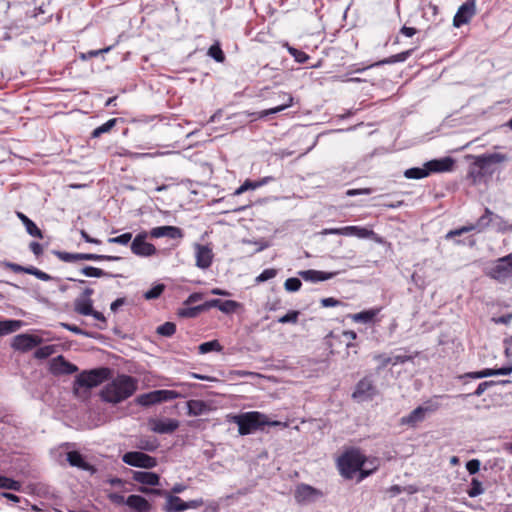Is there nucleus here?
<instances>
[{"instance_id":"nucleus-45","label":"nucleus","mask_w":512,"mask_h":512,"mask_svg":"<svg viewBox=\"0 0 512 512\" xmlns=\"http://www.w3.org/2000/svg\"><path fill=\"white\" fill-rule=\"evenodd\" d=\"M493 226L497 232L506 233L512 231V223L509 224L502 216L495 214Z\"/></svg>"},{"instance_id":"nucleus-34","label":"nucleus","mask_w":512,"mask_h":512,"mask_svg":"<svg viewBox=\"0 0 512 512\" xmlns=\"http://www.w3.org/2000/svg\"><path fill=\"white\" fill-rule=\"evenodd\" d=\"M135 401L138 405L144 407H148L159 403L156 390L137 396Z\"/></svg>"},{"instance_id":"nucleus-61","label":"nucleus","mask_w":512,"mask_h":512,"mask_svg":"<svg viewBox=\"0 0 512 512\" xmlns=\"http://www.w3.org/2000/svg\"><path fill=\"white\" fill-rule=\"evenodd\" d=\"M107 497L115 505H126V499L119 493L112 492L109 493Z\"/></svg>"},{"instance_id":"nucleus-37","label":"nucleus","mask_w":512,"mask_h":512,"mask_svg":"<svg viewBox=\"0 0 512 512\" xmlns=\"http://www.w3.org/2000/svg\"><path fill=\"white\" fill-rule=\"evenodd\" d=\"M207 54L218 63H223L226 59L219 42H215L214 44H212L209 47Z\"/></svg>"},{"instance_id":"nucleus-52","label":"nucleus","mask_w":512,"mask_h":512,"mask_svg":"<svg viewBox=\"0 0 512 512\" xmlns=\"http://www.w3.org/2000/svg\"><path fill=\"white\" fill-rule=\"evenodd\" d=\"M55 352V348L53 345H46L39 347L35 352L34 356L37 359H46L50 357Z\"/></svg>"},{"instance_id":"nucleus-64","label":"nucleus","mask_w":512,"mask_h":512,"mask_svg":"<svg viewBox=\"0 0 512 512\" xmlns=\"http://www.w3.org/2000/svg\"><path fill=\"white\" fill-rule=\"evenodd\" d=\"M512 320V313H509V314H505V315H501L499 317H493L492 318V321L495 323V324H503V325H507L511 322Z\"/></svg>"},{"instance_id":"nucleus-19","label":"nucleus","mask_w":512,"mask_h":512,"mask_svg":"<svg viewBox=\"0 0 512 512\" xmlns=\"http://www.w3.org/2000/svg\"><path fill=\"white\" fill-rule=\"evenodd\" d=\"M66 460L72 467H76L83 471H88L91 474L96 472L95 467L92 464L88 463L85 457L79 451L73 450L67 452Z\"/></svg>"},{"instance_id":"nucleus-6","label":"nucleus","mask_w":512,"mask_h":512,"mask_svg":"<svg viewBox=\"0 0 512 512\" xmlns=\"http://www.w3.org/2000/svg\"><path fill=\"white\" fill-rule=\"evenodd\" d=\"M448 397V395H440L426 401L423 405L412 410L408 415L403 416L400 419V425L412 428L416 427L419 423L424 421L426 413L434 412L439 409L440 404L435 399Z\"/></svg>"},{"instance_id":"nucleus-44","label":"nucleus","mask_w":512,"mask_h":512,"mask_svg":"<svg viewBox=\"0 0 512 512\" xmlns=\"http://www.w3.org/2000/svg\"><path fill=\"white\" fill-rule=\"evenodd\" d=\"M53 253L58 259L66 263H73L82 260L81 253H70L66 251H53Z\"/></svg>"},{"instance_id":"nucleus-18","label":"nucleus","mask_w":512,"mask_h":512,"mask_svg":"<svg viewBox=\"0 0 512 512\" xmlns=\"http://www.w3.org/2000/svg\"><path fill=\"white\" fill-rule=\"evenodd\" d=\"M151 238L167 237L169 239H182L184 232L177 226H159L154 227L149 231Z\"/></svg>"},{"instance_id":"nucleus-33","label":"nucleus","mask_w":512,"mask_h":512,"mask_svg":"<svg viewBox=\"0 0 512 512\" xmlns=\"http://www.w3.org/2000/svg\"><path fill=\"white\" fill-rule=\"evenodd\" d=\"M202 312H205L204 304H200L197 306L190 307H183L178 310V315L181 318H196L199 316Z\"/></svg>"},{"instance_id":"nucleus-48","label":"nucleus","mask_w":512,"mask_h":512,"mask_svg":"<svg viewBox=\"0 0 512 512\" xmlns=\"http://www.w3.org/2000/svg\"><path fill=\"white\" fill-rule=\"evenodd\" d=\"M156 332L164 337H171L176 332V324L173 322H165L157 327Z\"/></svg>"},{"instance_id":"nucleus-11","label":"nucleus","mask_w":512,"mask_h":512,"mask_svg":"<svg viewBox=\"0 0 512 512\" xmlns=\"http://www.w3.org/2000/svg\"><path fill=\"white\" fill-rule=\"evenodd\" d=\"M147 233L142 232L136 235L131 243V251L141 257H148L156 254V247L149 242H146Z\"/></svg>"},{"instance_id":"nucleus-38","label":"nucleus","mask_w":512,"mask_h":512,"mask_svg":"<svg viewBox=\"0 0 512 512\" xmlns=\"http://www.w3.org/2000/svg\"><path fill=\"white\" fill-rule=\"evenodd\" d=\"M198 349L199 353L206 354L212 351L221 352L223 350V346L219 343L218 340H211L201 343Z\"/></svg>"},{"instance_id":"nucleus-26","label":"nucleus","mask_w":512,"mask_h":512,"mask_svg":"<svg viewBox=\"0 0 512 512\" xmlns=\"http://www.w3.org/2000/svg\"><path fill=\"white\" fill-rule=\"evenodd\" d=\"M163 510L165 512H183L187 510L186 501H183L177 495H167L166 504Z\"/></svg>"},{"instance_id":"nucleus-12","label":"nucleus","mask_w":512,"mask_h":512,"mask_svg":"<svg viewBox=\"0 0 512 512\" xmlns=\"http://www.w3.org/2000/svg\"><path fill=\"white\" fill-rule=\"evenodd\" d=\"M376 394V387L371 377L362 378L355 386L352 397L358 400L372 399Z\"/></svg>"},{"instance_id":"nucleus-10","label":"nucleus","mask_w":512,"mask_h":512,"mask_svg":"<svg viewBox=\"0 0 512 512\" xmlns=\"http://www.w3.org/2000/svg\"><path fill=\"white\" fill-rule=\"evenodd\" d=\"M476 5L473 0H467L457 10L453 18V26L459 28L468 24L471 19L476 15Z\"/></svg>"},{"instance_id":"nucleus-29","label":"nucleus","mask_w":512,"mask_h":512,"mask_svg":"<svg viewBox=\"0 0 512 512\" xmlns=\"http://www.w3.org/2000/svg\"><path fill=\"white\" fill-rule=\"evenodd\" d=\"M93 301L88 297H77L74 301V311L80 315L88 316L92 313Z\"/></svg>"},{"instance_id":"nucleus-58","label":"nucleus","mask_w":512,"mask_h":512,"mask_svg":"<svg viewBox=\"0 0 512 512\" xmlns=\"http://www.w3.org/2000/svg\"><path fill=\"white\" fill-rule=\"evenodd\" d=\"M343 336L346 337L347 339H349L350 341L346 344V349H347V355L349 356L350 354V349L352 348H356V344L353 343L352 341L355 340L357 338V333L353 330H347V331H344L343 332Z\"/></svg>"},{"instance_id":"nucleus-2","label":"nucleus","mask_w":512,"mask_h":512,"mask_svg":"<svg viewBox=\"0 0 512 512\" xmlns=\"http://www.w3.org/2000/svg\"><path fill=\"white\" fill-rule=\"evenodd\" d=\"M228 421L238 425V433L242 436L256 431H264L265 426L286 428L287 424L278 420H270L268 416L259 411L243 412L229 415Z\"/></svg>"},{"instance_id":"nucleus-47","label":"nucleus","mask_w":512,"mask_h":512,"mask_svg":"<svg viewBox=\"0 0 512 512\" xmlns=\"http://www.w3.org/2000/svg\"><path fill=\"white\" fill-rule=\"evenodd\" d=\"M159 403L171 401L180 397V393L175 390H156Z\"/></svg>"},{"instance_id":"nucleus-43","label":"nucleus","mask_w":512,"mask_h":512,"mask_svg":"<svg viewBox=\"0 0 512 512\" xmlns=\"http://www.w3.org/2000/svg\"><path fill=\"white\" fill-rule=\"evenodd\" d=\"M495 384H497V382L492 381V380H491V381H484V382H481V383L477 386L476 390H475L473 393H468V394H459V395H457L456 397H457V398H462V399H466L467 397L472 396V395H473V396H477V397H479V396H481V395H482V394H483V393H484V392H485L489 387H491V386H493V385H495Z\"/></svg>"},{"instance_id":"nucleus-24","label":"nucleus","mask_w":512,"mask_h":512,"mask_svg":"<svg viewBox=\"0 0 512 512\" xmlns=\"http://www.w3.org/2000/svg\"><path fill=\"white\" fill-rule=\"evenodd\" d=\"M344 233H345V236H354V237H357V238H360V239L373 238V239H375L377 241H380L377 238V234L373 230L368 229L366 227H361V226H345L344 227Z\"/></svg>"},{"instance_id":"nucleus-22","label":"nucleus","mask_w":512,"mask_h":512,"mask_svg":"<svg viewBox=\"0 0 512 512\" xmlns=\"http://www.w3.org/2000/svg\"><path fill=\"white\" fill-rule=\"evenodd\" d=\"M321 495L319 490L307 484H301L295 490V499L298 503L313 501Z\"/></svg>"},{"instance_id":"nucleus-42","label":"nucleus","mask_w":512,"mask_h":512,"mask_svg":"<svg viewBox=\"0 0 512 512\" xmlns=\"http://www.w3.org/2000/svg\"><path fill=\"white\" fill-rule=\"evenodd\" d=\"M159 446V442L156 438H151V437H146V438H142L139 440L138 444H137V448L143 450V451H148V452H153L155 451Z\"/></svg>"},{"instance_id":"nucleus-57","label":"nucleus","mask_w":512,"mask_h":512,"mask_svg":"<svg viewBox=\"0 0 512 512\" xmlns=\"http://www.w3.org/2000/svg\"><path fill=\"white\" fill-rule=\"evenodd\" d=\"M29 274L35 276L37 279L42 280V281H50V280L54 279L49 274L41 271L40 269H38L34 266H30Z\"/></svg>"},{"instance_id":"nucleus-23","label":"nucleus","mask_w":512,"mask_h":512,"mask_svg":"<svg viewBox=\"0 0 512 512\" xmlns=\"http://www.w3.org/2000/svg\"><path fill=\"white\" fill-rule=\"evenodd\" d=\"M132 479L138 483L152 487L158 486L160 484V476L154 472L133 471Z\"/></svg>"},{"instance_id":"nucleus-5","label":"nucleus","mask_w":512,"mask_h":512,"mask_svg":"<svg viewBox=\"0 0 512 512\" xmlns=\"http://www.w3.org/2000/svg\"><path fill=\"white\" fill-rule=\"evenodd\" d=\"M365 462L366 457L358 449L348 450L338 459L340 474L345 479H352L358 470H361Z\"/></svg>"},{"instance_id":"nucleus-50","label":"nucleus","mask_w":512,"mask_h":512,"mask_svg":"<svg viewBox=\"0 0 512 512\" xmlns=\"http://www.w3.org/2000/svg\"><path fill=\"white\" fill-rule=\"evenodd\" d=\"M164 290H165L164 284H157L144 293V298L146 300L157 299L161 296V294L164 292Z\"/></svg>"},{"instance_id":"nucleus-32","label":"nucleus","mask_w":512,"mask_h":512,"mask_svg":"<svg viewBox=\"0 0 512 512\" xmlns=\"http://www.w3.org/2000/svg\"><path fill=\"white\" fill-rule=\"evenodd\" d=\"M80 273L87 276V277H118L119 274H112L109 272H106L100 268H96L93 266H85L80 270Z\"/></svg>"},{"instance_id":"nucleus-8","label":"nucleus","mask_w":512,"mask_h":512,"mask_svg":"<svg viewBox=\"0 0 512 512\" xmlns=\"http://www.w3.org/2000/svg\"><path fill=\"white\" fill-rule=\"evenodd\" d=\"M122 461L133 467L151 469L157 466V459L141 451H129L122 456Z\"/></svg>"},{"instance_id":"nucleus-14","label":"nucleus","mask_w":512,"mask_h":512,"mask_svg":"<svg viewBox=\"0 0 512 512\" xmlns=\"http://www.w3.org/2000/svg\"><path fill=\"white\" fill-rule=\"evenodd\" d=\"M41 338L31 334H18L13 338L12 347L15 350L27 352L41 343Z\"/></svg>"},{"instance_id":"nucleus-59","label":"nucleus","mask_w":512,"mask_h":512,"mask_svg":"<svg viewBox=\"0 0 512 512\" xmlns=\"http://www.w3.org/2000/svg\"><path fill=\"white\" fill-rule=\"evenodd\" d=\"M5 266L15 273H26L29 274L30 266H22L13 262H6Z\"/></svg>"},{"instance_id":"nucleus-3","label":"nucleus","mask_w":512,"mask_h":512,"mask_svg":"<svg viewBox=\"0 0 512 512\" xmlns=\"http://www.w3.org/2000/svg\"><path fill=\"white\" fill-rule=\"evenodd\" d=\"M505 156L500 153L485 154L475 157L474 162L469 166L467 178L471 180L472 184L482 181L486 175L492 173L491 166L501 163Z\"/></svg>"},{"instance_id":"nucleus-40","label":"nucleus","mask_w":512,"mask_h":512,"mask_svg":"<svg viewBox=\"0 0 512 512\" xmlns=\"http://www.w3.org/2000/svg\"><path fill=\"white\" fill-rule=\"evenodd\" d=\"M404 176L407 179H423L425 177H428V172L426 171L425 165L423 167H412L409 169H406L404 172Z\"/></svg>"},{"instance_id":"nucleus-13","label":"nucleus","mask_w":512,"mask_h":512,"mask_svg":"<svg viewBox=\"0 0 512 512\" xmlns=\"http://www.w3.org/2000/svg\"><path fill=\"white\" fill-rule=\"evenodd\" d=\"M78 371V367L67 361L64 356L58 355L50 362V372L55 375H71Z\"/></svg>"},{"instance_id":"nucleus-27","label":"nucleus","mask_w":512,"mask_h":512,"mask_svg":"<svg viewBox=\"0 0 512 512\" xmlns=\"http://www.w3.org/2000/svg\"><path fill=\"white\" fill-rule=\"evenodd\" d=\"M16 214H17V217L22 222V224L25 226L26 232L30 236L35 237V238H39V239L43 238L42 231L40 230V228L29 217H27L22 212H17Z\"/></svg>"},{"instance_id":"nucleus-56","label":"nucleus","mask_w":512,"mask_h":512,"mask_svg":"<svg viewBox=\"0 0 512 512\" xmlns=\"http://www.w3.org/2000/svg\"><path fill=\"white\" fill-rule=\"evenodd\" d=\"M239 306H240L239 302H236L234 300H224V301H222L220 311L227 313V314L234 313Z\"/></svg>"},{"instance_id":"nucleus-62","label":"nucleus","mask_w":512,"mask_h":512,"mask_svg":"<svg viewBox=\"0 0 512 512\" xmlns=\"http://www.w3.org/2000/svg\"><path fill=\"white\" fill-rule=\"evenodd\" d=\"M391 358H392V365H397V364H404L406 362L412 361L414 357L410 356V355L398 354V355L391 356Z\"/></svg>"},{"instance_id":"nucleus-30","label":"nucleus","mask_w":512,"mask_h":512,"mask_svg":"<svg viewBox=\"0 0 512 512\" xmlns=\"http://www.w3.org/2000/svg\"><path fill=\"white\" fill-rule=\"evenodd\" d=\"M22 324L23 323L21 320L15 319H6L0 321V336H5L16 332L22 327Z\"/></svg>"},{"instance_id":"nucleus-1","label":"nucleus","mask_w":512,"mask_h":512,"mask_svg":"<svg viewBox=\"0 0 512 512\" xmlns=\"http://www.w3.org/2000/svg\"><path fill=\"white\" fill-rule=\"evenodd\" d=\"M138 388V380L133 376L119 374L100 391L103 402L118 404L130 398Z\"/></svg>"},{"instance_id":"nucleus-17","label":"nucleus","mask_w":512,"mask_h":512,"mask_svg":"<svg viewBox=\"0 0 512 512\" xmlns=\"http://www.w3.org/2000/svg\"><path fill=\"white\" fill-rule=\"evenodd\" d=\"M150 429L158 434H171L179 427V421L176 419H151L149 421Z\"/></svg>"},{"instance_id":"nucleus-49","label":"nucleus","mask_w":512,"mask_h":512,"mask_svg":"<svg viewBox=\"0 0 512 512\" xmlns=\"http://www.w3.org/2000/svg\"><path fill=\"white\" fill-rule=\"evenodd\" d=\"M287 49L289 54L294 58V60L298 63L304 64L309 60V55L302 50L296 49L287 45Z\"/></svg>"},{"instance_id":"nucleus-46","label":"nucleus","mask_w":512,"mask_h":512,"mask_svg":"<svg viewBox=\"0 0 512 512\" xmlns=\"http://www.w3.org/2000/svg\"><path fill=\"white\" fill-rule=\"evenodd\" d=\"M467 494L471 498H475L484 493V488L482 482L477 478H472L469 488L467 489Z\"/></svg>"},{"instance_id":"nucleus-60","label":"nucleus","mask_w":512,"mask_h":512,"mask_svg":"<svg viewBox=\"0 0 512 512\" xmlns=\"http://www.w3.org/2000/svg\"><path fill=\"white\" fill-rule=\"evenodd\" d=\"M480 466L481 462L478 459H471L466 463V469L471 475L478 473Z\"/></svg>"},{"instance_id":"nucleus-53","label":"nucleus","mask_w":512,"mask_h":512,"mask_svg":"<svg viewBox=\"0 0 512 512\" xmlns=\"http://www.w3.org/2000/svg\"><path fill=\"white\" fill-rule=\"evenodd\" d=\"M132 239V233L126 232L116 237L108 238V243L127 245Z\"/></svg>"},{"instance_id":"nucleus-4","label":"nucleus","mask_w":512,"mask_h":512,"mask_svg":"<svg viewBox=\"0 0 512 512\" xmlns=\"http://www.w3.org/2000/svg\"><path fill=\"white\" fill-rule=\"evenodd\" d=\"M109 376L110 369L106 367L82 371L74 381L73 392L76 396H80V388L96 387L106 381Z\"/></svg>"},{"instance_id":"nucleus-36","label":"nucleus","mask_w":512,"mask_h":512,"mask_svg":"<svg viewBox=\"0 0 512 512\" xmlns=\"http://www.w3.org/2000/svg\"><path fill=\"white\" fill-rule=\"evenodd\" d=\"M82 260L86 261H120L122 257L112 255H101L94 253H81Z\"/></svg>"},{"instance_id":"nucleus-28","label":"nucleus","mask_w":512,"mask_h":512,"mask_svg":"<svg viewBox=\"0 0 512 512\" xmlns=\"http://www.w3.org/2000/svg\"><path fill=\"white\" fill-rule=\"evenodd\" d=\"M189 416H200L209 412L210 408L203 400H189L186 403Z\"/></svg>"},{"instance_id":"nucleus-25","label":"nucleus","mask_w":512,"mask_h":512,"mask_svg":"<svg viewBox=\"0 0 512 512\" xmlns=\"http://www.w3.org/2000/svg\"><path fill=\"white\" fill-rule=\"evenodd\" d=\"M126 505L137 512H148L151 509L150 503L140 495H130L126 499Z\"/></svg>"},{"instance_id":"nucleus-7","label":"nucleus","mask_w":512,"mask_h":512,"mask_svg":"<svg viewBox=\"0 0 512 512\" xmlns=\"http://www.w3.org/2000/svg\"><path fill=\"white\" fill-rule=\"evenodd\" d=\"M495 218V213L491 211L488 207H485L484 213L478 218L477 222L474 224H469L462 226L458 229L450 230L446 235V240L454 239L456 236H460L464 233H468L471 231H477L481 233L485 231L490 225H493Z\"/></svg>"},{"instance_id":"nucleus-31","label":"nucleus","mask_w":512,"mask_h":512,"mask_svg":"<svg viewBox=\"0 0 512 512\" xmlns=\"http://www.w3.org/2000/svg\"><path fill=\"white\" fill-rule=\"evenodd\" d=\"M412 52H413V49L403 51L401 53H398V54L392 55L388 58H385L383 60H380V61L376 62L375 64H373L372 66H382L385 64H394V63H398V62H404L411 56Z\"/></svg>"},{"instance_id":"nucleus-63","label":"nucleus","mask_w":512,"mask_h":512,"mask_svg":"<svg viewBox=\"0 0 512 512\" xmlns=\"http://www.w3.org/2000/svg\"><path fill=\"white\" fill-rule=\"evenodd\" d=\"M373 192L372 188H362V189H349L346 191V195L349 197L357 196V195H369Z\"/></svg>"},{"instance_id":"nucleus-35","label":"nucleus","mask_w":512,"mask_h":512,"mask_svg":"<svg viewBox=\"0 0 512 512\" xmlns=\"http://www.w3.org/2000/svg\"><path fill=\"white\" fill-rule=\"evenodd\" d=\"M117 122H118L117 118H112V119L108 120L107 122H105L101 126L95 128L91 132V138H98L102 134L110 132L115 127Z\"/></svg>"},{"instance_id":"nucleus-20","label":"nucleus","mask_w":512,"mask_h":512,"mask_svg":"<svg viewBox=\"0 0 512 512\" xmlns=\"http://www.w3.org/2000/svg\"><path fill=\"white\" fill-rule=\"evenodd\" d=\"M298 275L305 281L317 283L332 279L337 275V272H325L320 270L309 269L299 271Z\"/></svg>"},{"instance_id":"nucleus-41","label":"nucleus","mask_w":512,"mask_h":512,"mask_svg":"<svg viewBox=\"0 0 512 512\" xmlns=\"http://www.w3.org/2000/svg\"><path fill=\"white\" fill-rule=\"evenodd\" d=\"M0 488L19 492L22 489V484L17 480L0 475Z\"/></svg>"},{"instance_id":"nucleus-55","label":"nucleus","mask_w":512,"mask_h":512,"mask_svg":"<svg viewBox=\"0 0 512 512\" xmlns=\"http://www.w3.org/2000/svg\"><path fill=\"white\" fill-rule=\"evenodd\" d=\"M299 314H300L299 311L290 310L288 313H286L285 315L280 317L278 319V322L281 323V324H286V323H293V324H295L298 321Z\"/></svg>"},{"instance_id":"nucleus-9","label":"nucleus","mask_w":512,"mask_h":512,"mask_svg":"<svg viewBox=\"0 0 512 512\" xmlns=\"http://www.w3.org/2000/svg\"><path fill=\"white\" fill-rule=\"evenodd\" d=\"M487 275L498 281L512 277V254L499 258L489 269Z\"/></svg>"},{"instance_id":"nucleus-54","label":"nucleus","mask_w":512,"mask_h":512,"mask_svg":"<svg viewBox=\"0 0 512 512\" xmlns=\"http://www.w3.org/2000/svg\"><path fill=\"white\" fill-rule=\"evenodd\" d=\"M277 275V270L274 268H268L263 270L255 279L257 283H262L274 278Z\"/></svg>"},{"instance_id":"nucleus-15","label":"nucleus","mask_w":512,"mask_h":512,"mask_svg":"<svg viewBox=\"0 0 512 512\" xmlns=\"http://www.w3.org/2000/svg\"><path fill=\"white\" fill-rule=\"evenodd\" d=\"M279 98L280 101H282L281 104L266 110L251 113L250 115L254 117V119H263L268 117L269 115H274L285 110L286 108L290 107L293 103V97L289 93L281 92L279 94Z\"/></svg>"},{"instance_id":"nucleus-21","label":"nucleus","mask_w":512,"mask_h":512,"mask_svg":"<svg viewBox=\"0 0 512 512\" xmlns=\"http://www.w3.org/2000/svg\"><path fill=\"white\" fill-rule=\"evenodd\" d=\"M195 250H196V266L201 269L209 268L213 261L212 250L208 246L201 245V244H196Z\"/></svg>"},{"instance_id":"nucleus-51","label":"nucleus","mask_w":512,"mask_h":512,"mask_svg":"<svg viewBox=\"0 0 512 512\" xmlns=\"http://www.w3.org/2000/svg\"><path fill=\"white\" fill-rule=\"evenodd\" d=\"M301 286L302 282L297 277L288 278L284 283V288L288 292H297L300 290Z\"/></svg>"},{"instance_id":"nucleus-39","label":"nucleus","mask_w":512,"mask_h":512,"mask_svg":"<svg viewBox=\"0 0 512 512\" xmlns=\"http://www.w3.org/2000/svg\"><path fill=\"white\" fill-rule=\"evenodd\" d=\"M378 310L370 309L352 315V319L355 322L370 323L377 315Z\"/></svg>"},{"instance_id":"nucleus-16","label":"nucleus","mask_w":512,"mask_h":512,"mask_svg":"<svg viewBox=\"0 0 512 512\" xmlns=\"http://www.w3.org/2000/svg\"><path fill=\"white\" fill-rule=\"evenodd\" d=\"M455 161L451 157L433 159L424 163L428 176L432 173L449 172L453 169Z\"/></svg>"}]
</instances>
